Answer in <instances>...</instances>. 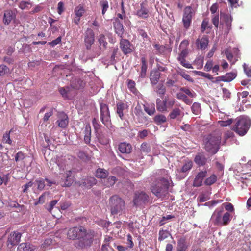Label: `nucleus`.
Returning <instances> with one entry per match:
<instances>
[{
    "mask_svg": "<svg viewBox=\"0 0 251 251\" xmlns=\"http://www.w3.org/2000/svg\"><path fill=\"white\" fill-rule=\"evenodd\" d=\"M96 236L97 234L94 230H87L83 226L70 228L67 233L68 238L72 240L75 238L80 239L75 244V246L78 249L90 247Z\"/></svg>",
    "mask_w": 251,
    "mask_h": 251,
    "instance_id": "f257e3e1",
    "label": "nucleus"
},
{
    "mask_svg": "<svg viewBox=\"0 0 251 251\" xmlns=\"http://www.w3.org/2000/svg\"><path fill=\"white\" fill-rule=\"evenodd\" d=\"M233 218L229 212H224L223 207L217 208L213 212L211 217V223L218 227L228 225Z\"/></svg>",
    "mask_w": 251,
    "mask_h": 251,
    "instance_id": "f03ea898",
    "label": "nucleus"
},
{
    "mask_svg": "<svg viewBox=\"0 0 251 251\" xmlns=\"http://www.w3.org/2000/svg\"><path fill=\"white\" fill-rule=\"evenodd\" d=\"M169 187L168 179L163 177L159 178L151 185V191L157 197L160 198L167 193Z\"/></svg>",
    "mask_w": 251,
    "mask_h": 251,
    "instance_id": "7ed1b4c3",
    "label": "nucleus"
},
{
    "mask_svg": "<svg viewBox=\"0 0 251 251\" xmlns=\"http://www.w3.org/2000/svg\"><path fill=\"white\" fill-rule=\"evenodd\" d=\"M176 100L171 95H167L161 99L157 98L156 100V108L158 111L166 112L168 109L172 108L176 103Z\"/></svg>",
    "mask_w": 251,
    "mask_h": 251,
    "instance_id": "20e7f679",
    "label": "nucleus"
},
{
    "mask_svg": "<svg viewBox=\"0 0 251 251\" xmlns=\"http://www.w3.org/2000/svg\"><path fill=\"white\" fill-rule=\"evenodd\" d=\"M220 136H215L212 134L208 135L204 141V149L208 152L214 154L217 152L221 143Z\"/></svg>",
    "mask_w": 251,
    "mask_h": 251,
    "instance_id": "39448f33",
    "label": "nucleus"
},
{
    "mask_svg": "<svg viewBox=\"0 0 251 251\" xmlns=\"http://www.w3.org/2000/svg\"><path fill=\"white\" fill-rule=\"evenodd\" d=\"M251 121L246 118L239 117L235 119L232 130L240 136L246 134L250 127Z\"/></svg>",
    "mask_w": 251,
    "mask_h": 251,
    "instance_id": "423d86ee",
    "label": "nucleus"
},
{
    "mask_svg": "<svg viewBox=\"0 0 251 251\" xmlns=\"http://www.w3.org/2000/svg\"><path fill=\"white\" fill-rule=\"evenodd\" d=\"M189 45V41L187 40H182L179 45V50L180 51L177 60L180 62V64L187 68H192L193 66L191 64L186 62L185 58L188 56L189 50L188 47Z\"/></svg>",
    "mask_w": 251,
    "mask_h": 251,
    "instance_id": "0eeeda50",
    "label": "nucleus"
},
{
    "mask_svg": "<svg viewBox=\"0 0 251 251\" xmlns=\"http://www.w3.org/2000/svg\"><path fill=\"white\" fill-rule=\"evenodd\" d=\"M109 205L112 214H117L121 213L125 209V201L117 195L111 197L109 200Z\"/></svg>",
    "mask_w": 251,
    "mask_h": 251,
    "instance_id": "6e6552de",
    "label": "nucleus"
},
{
    "mask_svg": "<svg viewBox=\"0 0 251 251\" xmlns=\"http://www.w3.org/2000/svg\"><path fill=\"white\" fill-rule=\"evenodd\" d=\"M100 121L107 128L112 127L110 112L108 106L106 104L100 103Z\"/></svg>",
    "mask_w": 251,
    "mask_h": 251,
    "instance_id": "1a4fd4ad",
    "label": "nucleus"
},
{
    "mask_svg": "<svg viewBox=\"0 0 251 251\" xmlns=\"http://www.w3.org/2000/svg\"><path fill=\"white\" fill-rule=\"evenodd\" d=\"M194 15V12L192 7L187 6L184 8L182 17V23L185 28L188 29L190 26Z\"/></svg>",
    "mask_w": 251,
    "mask_h": 251,
    "instance_id": "9d476101",
    "label": "nucleus"
},
{
    "mask_svg": "<svg viewBox=\"0 0 251 251\" xmlns=\"http://www.w3.org/2000/svg\"><path fill=\"white\" fill-rule=\"evenodd\" d=\"M224 52L227 60L231 62L232 65L238 61L240 57V52L238 48H234L231 50L226 49L224 50Z\"/></svg>",
    "mask_w": 251,
    "mask_h": 251,
    "instance_id": "9b49d317",
    "label": "nucleus"
},
{
    "mask_svg": "<svg viewBox=\"0 0 251 251\" xmlns=\"http://www.w3.org/2000/svg\"><path fill=\"white\" fill-rule=\"evenodd\" d=\"M149 197L144 192H136L135 193L133 202L135 206L141 205L149 201Z\"/></svg>",
    "mask_w": 251,
    "mask_h": 251,
    "instance_id": "f8f14e48",
    "label": "nucleus"
},
{
    "mask_svg": "<svg viewBox=\"0 0 251 251\" xmlns=\"http://www.w3.org/2000/svg\"><path fill=\"white\" fill-rule=\"evenodd\" d=\"M95 42V33L91 28H87L84 35V43L87 50H90Z\"/></svg>",
    "mask_w": 251,
    "mask_h": 251,
    "instance_id": "ddd939ff",
    "label": "nucleus"
},
{
    "mask_svg": "<svg viewBox=\"0 0 251 251\" xmlns=\"http://www.w3.org/2000/svg\"><path fill=\"white\" fill-rule=\"evenodd\" d=\"M120 48L124 55L130 54L132 52V44L130 41L126 39L121 38L120 41Z\"/></svg>",
    "mask_w": 251,
    "mask_h": 251,
    "instance_id": "4468645a",
    "label": "nucleus"
},
{
    "mask_svg": "<svg viewBox=\"0 0 251 251\" xmlns=\"http://www.w3.org/2000/svg\"><path fill=\"white\" fill-rule=\"evenodd\" d=\"M97 180L94 177H87L77 183L83 189H89L96 184Z\"/></svg>",
    "mask_w": 251,
    "mask_h": 251,
    "instance_id": "2eb2a0df",
    "label": "nucleus"
},
{
    "mask_svg": "<svg viewBox=\"0 0 251 251\" xmlns=\"http://www.w3.org/2000/svg\"><path fill=\"white\" fill-rule=\"evenodd\" d=\"M86 10L84 6L79 4L75 8L74 22L76 25H78L80 22L81 18L84 14Z\"/></svg>",
    "mask_w": 251,
    "mask_h": 251,
    "instance_id": "dca6fc26",
    "label": "nucleus"
},
{
    "mask_svg": "<svg viewBox=\"0 0 251 251\" xmlns=\"http://www.w3.org/2000/svg\"><path fill=\"white\" fill-rule=\"evenodd\" d=\"M58 119L56 121L59 127L62 128H65L67 126L69 120L66 114L64 112H61L58 113Z\"/></svg>",
    "mask_w": 251,
    "mask_h": 251,
    "instance_id": "f3484780",
    "label": "nucleus"
},
{
    "mask_svg": "<svg viewBox=\"0 0 251 251\" xmlns=\"http://www.w3.org/2000/svg\"><path fill=\"white\" fill-rule=\"evenodd\" d=\"M21 237V234L19 232H13L8 236L7 240V245L13 246L18 244Z\"/></svg>",
    "mask_w": 251,
    "mask_h": 251,
    "instance_id": "a211bd4d",
    "label": "nucleus"
},
{
    "mask_svg": "<svg viewBox=\"0 0 251 251\" xmlns=\"http://www.w3.org/2000/svg\"><path fill=\"white\" fill-rule=\"evenodd\" d=\"M208 43V38L206 35H203L201 38H198L196 41L197 48L202 50L207 48Z\"/></svg>",
    "mask_w": 251,
    "mask_h": 251,
    "instance_id": "6ab92c4d",
    "label": "nucleus"
},
{
    "mask_svg": "<svg viewBox=\"0 0 251 251\" xmlns=\"http://www.w3.org/2000/svg\"><path fill=\"white\" fill-rule=\"evenodd\" d=\"M113 26L115 33L121 38L123 37L124 29L123 24L120 22L118 18H116L113 22Z\"/></svg>",
    "mask_w": 251,
    "mask_h": 251,
    "instance_id": "aec40b11",
    "label": "nucleus"
},
{
    "mask_svg": "<svg viewBox=\"0 0 251 251\" xmlns=\"http://www.w3.org/2000/svg\"><path fill=\"white\" fill-rule=\"evenodd\" d=\"M116 107V113L122 120L124 117V111L125 110H128V106L126 103H124L123 101H121L117 103Z\"/></svg>",
    "mask_w": 251,
    "mask_h": 251,
    "instance_id": "412c9836",
    "label": "nucleus"
},
{
    "mask_svg": "<svg viewBox=\"0 0 251 251\" xmlns=\"http://www.w3.org/2000/svg\"><path fill=\"white\" fill-rule=\"evenodd\" d=\"M136 15L142 18H147L149 17V10L147 8L146 2H142L140 4V8L137 10Z\"/></svg>",
    "mask_w": 251,
    "mask_h": 251,
    "instance_id": "4be33fe9",
    "label": "nucleus"
},
{
    "mask_svg": "<svg viewBox=\"0 0 251 251\" xmlns=\"http://www.w3.org/2000/svg\"><path fill=\"white\" fill-rule=\"evenodd\" d=\"M161 76V73L157 70H153L151 71L150 79L152 85L157 84Z\"/></svg>",
    "mask_w": 251,
    "mask_h": 251,
    "instance_id": "5701e85b",
    "label": "nucleus"
},
{
    "mask_svg": "<svg viewBox=\"0 0 251 251\" xmlns=\"http://www.w3.org/2000/svg\"><path fill=\"white\" fill-rule=\"evenodd\" d=\"M194 161L198 166H203L205 165L207 159L201 153H198L195 157Z\"/></svg>",
    "mask_w": 251,
    "mask_h": 251,
    "instance_id": "b1692460",
    "label": "nucleus"
},
{
    "mask_svg": "<svg viewBox=\"0 0 251 251\" xmlns=\"http://www.w3.org/2000/svg\"><path fill=\"white\" fill-rule=\"evenodd\" d=\"M118 149L121 153H129L132 151V146L130 144L121 143L119 145Z\"/></svg>",
    "mask_w": 251,
    "mask_h": 251,
    "instance_id": "393cba45",
    "label": "nucleus"
},
{
    "mask_svg": "<svg viewBox=\"0 0 251 251\" xmlns=\"http://www.w3.org/2000/svg\"><path fill=\"white\" fill-rule=\"evenodd\" d=\"M84 140L86 144H90L91 143V128L90 124H87L84 130Z\"/></svg>",
    "mask_w": 251,
    "mask_h": 251,
    "instance_id": "a878e982",
    "label": "nucleus"
},
{
    "mask_svg": "<svg viewBox=\"0 0 251 251\" xmlns=\"http://www.w3.org/2000/svg\"><path fill=\"white\" fill-rule=\"evenodd\" d=\"M13 18V12L12 11L8 10L4 11L3 21L5 25H9Z\"/></svg>",
    "mask_w": 251,
    "mask_h": 251,
    "instance_id": "bb28decb",
    "label": "nucleus"
},
{
    "mask_svg": "<svg viewBox=\"0 0 251 251\" xmlns=\"http://www.w3.org/2000/svg\"><path fill=\"white\" fill-rule=\"evenodd\" d=\"M193 167V161L191 160L186 161L182 167L180 169H177V172L179 173H188Z\"/></svg>",
    "mask_w": 251,
    "mask_h": 251,
    "instance_id": "cd10ccee",
    "label": "nucleus"
},
{
    "mask_svg": "<svg viewBox=\"0 0 251 251\" xmlns=\"http://www.w3.org/2000/svg\"><path fill=\"white\" fill-rule=\"evenodd\" d=\"M99 43L100 44V50H106L108 43L106 41V38L103 34H100L98 38Z\"/></svg>",
    "mask_w": 251,
    "mask_h": 251,
    "instance_id": "c85d7f7f",
    "label": "nucleus"
},
{
    "mask_svg": "<svg viewBox=\"0 0 251 251\" xmlns=\"http://www.w3.org/2000/svg\"><path fill=\"white\" fill-rule=\"evenodd\" d=\"M147 59L146 57H141V71L140 73V76L141 78H145L147 75Z\"/></svg>",
    "mask_w": 251,
    "mask_h": 251,
    "instance_id": "c756f323",
    "label": "nucleus"
},
{
    "mask_svg": "<svg viewBox=\"0 0 251 251\" xmlns=\"http://www.w3.org/2000/svg\"><path fill=\"white\" fill-rule=\"evenodd\" d=\"M183 112L178 107L174 108L169 114V117L170 119H174L181 115Z\"/></svg>",
    "mask_w": 251,
    "mask_h": 251,
    "instance_id": "7c9ffc66",
    "label": "nucleus"
},
{
    "mask_svg": "<svg viewBox=\"0 0 251 251\" xmlns=\"http://www.w3.org/2000/svg\"><path fill=\"white\" fill-rule=\"evenodd\" d=\"M88 50L87 57L89 59H93L101 54V50L99 48L95 49L93 48L92 50L90 49Z\"/></svg>",
    "mask_w": 251,
    "mask_h": 251,
    "instance_id": "2f4dec72",
    "label": "nucleus"
},
{
    "mask_svg": "<svg viewBox=\"0 0 251 251\" xmlns=\"http://www.w3.org/2000/svg\"><path fill=\"white\" fill-rule=\"evenodd\" d=\"M153 122L157 125H161L167 122L166 117L163 114H158L153 118Z\"/></svg>",
    "mask_w": 251,
    "mask_h": 251,
    "instance_id": "473e14b6",
    "label": "nucleus"
},
{
    "mask_svg": "<svg viewBox=\"0 0 251 251\" xmlns=\"http://www.w3.org/2000/svg\"><path fill=\"white\" fill-rule=\"evenodd\" d=\"M108 172L103 168H98L96 171L95 176L99 178H105L108 176Z\"/></svg>",
    "mask_w": 251,
    "mask_h": 251,
    "instance_id": "72a5a7b5",
    "label": "nucleus"
},
{
    "mask_svg": "<svg viewBox=\"0 0 251 251\" xmlns=\"http://www.w3.org/2000/svg\"><path fill=\"white\" fill-rule=\"evenodd\" d=\"M237 76L235 73H227L225 75L221 76V79L223 82H230L234 79Z\"/></svg>",
    "mask_w": 251,
    "mask_h": 251,
    "instance_id": "f704fd0d",
    "label": "nucleus"
},
{
    "mask_svg": "<svg viewBox=\"0 0 251 251\" xmlns=\"http://www.w3.org/2000/svg\"><path fill=\"white\" fill-rule=\"evenodd\" d=\"M155 91L162 99L163 96H165L164 95L166 92V88L162 83H159L156 85Z\"/></svg>",
    "mask_w": 251,
    "mask_h": 251,
    "instance_id": "c9c22d12",
    "label": "nucleus"
},
{
    "mask_svg": "<svg viewBox=\"0 0 251 251\" xmlns=\"http://www.w3.org/2000/svg\"><path fill=\"white\" fill-rule=\"evenodd\" d=\"M97 138L99 143L103 145H106L109 143V139L107 138L106 136L102 133H97L96 134Z\"/></svg>",
    "mask_w": 251,
    "mask_h": 251,
    "instance_id": "e433bc0d",
    "label": "nucleus"
},
{
    "mask_svg": "<svg viewBox=\"0 0 251 251\" xmlns=\"http://www.w3.org/2000/svg\"><path fill=\"white\" fill-rule=\"evenodd\" d=\"M176 98L178 100H183L187 105L191 104L193 102L192 100L189 99L186 95L181 93H177Z\"/></svg>",
    "mask_w": 251,
    "mask_h": 251,
    "instance_id": "4c0bfd02",
    "label": "nucleus"
},
{
    "mask_svg": "<svg viewBox=\"0 0 251 251\" xmlns=\"http://www.w3.org/2000/svg\"><path fill=\"white\" fill-rule=\"evenodd\" d=\"M99 4L101 9V14L103 16L109 7L108 1L107 0H100Z\"/></svg>",
    "mask_w": 251,
    "mask_h": 251,
    "instance_id": "58836bf2",
    "label": "nucleus"
},
{
    "mask_svg": "<svg viewBox=\"0 0 251 251\" xmlns=\"http://www.w3.org/2000/svg\"><path fill=\"white\" fill-rule=\"evenodd\" d=\"M171 234L167 230L161 229L159 232L158 240L162 241L171 236Z\"/></svg>",
    "mask_w": 251,
    "mask_h": 251,
    "instance_id": "ea45409f",
    "label": "nucleus"
},
{
    "mask_svg": "<svg viewBox=\"0 0 251 251\" xmlns=\"http://www.w3.org/2000/svg\"><path fill=\"white\" fill-rule=\"evenodd\" d=\"M33 248L27 243H22L17 248V251H33Z\"/></svg>",
    "mask_w": 251,
    "mask_h": 251,
    "instance_id": "a19ab883",
    "label": "nucleus"
},
{
    "mask_svg": "<svg viewBox=\"0 0 251 251\" xmlns=\"http://www.w3.org/2000/svg\"><path fill=\"white\" fill-rule=\"evenodd\" d=\"M32 4L30 0H22L19 3V8H20L22 10L30 9V8L32 6Z\"/></svg>",
    "mask_w": 251,
    "mask_h": 251,
    "instance_id": "79ce46f5",
    "label": "nucleus"
},
{
    "mask_svg": "<svg viewBox=\"0 0 251 251\" xmlns=\"http://www.w3.org/2000/svg\"><path fill=\"white\" fill-rule=\"evenodd\" d=\"M71 173L72 172L70 171H67L65 173L66 179L64 184L62 185L63 186H70L73 182V179L71 176Z\"/></svg>",
    "mask_w": 251,
    "mask_h": 251,
    "instance_id": "37998d69",
    "label": "nucleus"
},
{
    "mask_svg": "<svg viewBox=\"0 0 251 251\" xmlns=\"http://www.w3.org/2000/svg\"><path fill=\"white\" fill-rule=\"evenodd\" d=\"M187 248L186 245V242L185 239H180L177 242V249L181 251H186Z\"/></svg>",
    "mask_w": 251,
    "mask_h": 251,
    "instance_id": "c03bdc74",
    "label": "nucleus"
},
{
    "mask_svg": "<svg viewBox=\"0 0 251 251\" xmlns=\"http://www.w3.org/2000/svg\"><path fill=\"white\" fill-rule=\"evenodd\" d=\"M127 87L132 93L137 94V90L136 88V83L132 79H127Z\"/></svg>",
    "mask_w": 251,
    "mask_h": 251,
    "instance_id": "a18cd8bd",
    "label": "nucleus"
},
{
    "mask_svg": "<svg viewBox=\"0 0 251 251\" xmlns=\"http://www.w3.org/2000/svg\"><path fill=\"white\" fill-rule=\"evenodd\" d=\"M116 181V177L110 176L104 180V184L106 187H110L113 185Z\"/></svg>",
    "mask_w": 251,
    "mask_h": 251,
    "instance_id": "49530a36",
    "label": "nucleus"
},
{
    "mask_svg": "<svg viewBox=\"0 0 251 251\" xmlns=\"http://www.w3.org/2000/svg\"><path fill=\"white\" fill-rule=\"evenodd\" d=\"M217 177L216 175L212 174L210 177L204 180V184L206 185H211L216 182Z\"/></svg>",
    "mask_w": 251,
    "mask_h": 251,
    "instance_id": "de8ad7c7",
    "label": "nucleus"
},
{
    "mask_svg": "<svg viewBox=\"0 0 251 251\" xmlns=\"http://www.w3.org/2000/svg\"><path fill=\"white\" fill-rule=\"evenodd\" d=\"M222 206L224 207L225 209L227 211L226 212H229L233 215V213L234 212V206L230 202H225L222 204Z\"/></svg>",
    "mask_w": 251,
    "mask_h": 251,
    "instance_id": "09e8293b",
    "label": "nucleus"
},
{
    "mask_svg": "<svg viewBox=\"0 0 251 251\" xmlns=\"http://www.w3.org/2000/svg\"><path fill=\"white\" fill-rule=\"evenodd\" d=\"M12 131V129L10 130L9 131L6 132L4 133L2 137V142L4 144H8L9 145H12V140L10 138V134Z\"/></svg>",
    "mask_w": 251,
    "mask_h": 251,
    "instance_id": "8fccbe9b",
    "label": "nucleus"
},
{
    "mask_svg": "<svg viewBox=\"0 0 251 251\" xmlns=\"http://www.w3.org/2000/svg\"><path fill=\"white\" fill-rule=\"evenodd\" d=\"M223 20L226 24L227 28H230L232 22V18L231 16L228 14H224L223 15Z\"/></svg>",
    "mask_w": 251,
    "mask_h": 251,
    "instance_id": "3c124183",
    "label": "nucleus"
},
{
    "mask_svg": "<svg viewBox=\"0 0 251 251\" xmlns=\"http://www.w3.org/2000/svg\"><path fill=\"white\" fill-rule=\"evenodd\" d=\"M92 126L95 130V133H98V130L100 129L101 126L98 119L96 118L93 119Z\"/></svg>",
    "mask_w": 251,
    "mask_h": 251,
    "instance_id": "603ef678",
    "label": "nucleus"
},
{
    "mask_svg": "<svg viewBox=\"0 0 251 251\" xmlns=\"http://www.w3.org/2000/svg\"><path fill=\"white\" fill-rule=\"evenodd\" d=\"M192 113L195 114H198L201 111V105L198 103H194L191 107Z\"/></svg>",
    "mask_w": 251,
    "mask_h": 251,
    "instance_id": "864d4df0",
    "label": "nucleus"
},
{
    "mask_svg": "<svg viewBox=\"0 0 251 251\" xmlns=\"http://www.w3.org/2000/svg\"><path fill=\"white\" fill-rule=\"evenodd\" d=\"M134 113L136 116L139 118H142L144 116V113L142 110V107L140 105L136 106L134 110Z\"/></svg>",
    "mask_w": 251,
    "mask_h": 251,
    "instance_id": "5fc2aeb1",
    "label": "nucleus"
},
{
    "mask_svg": "<svg viewBox=\"0 0 251 251\" xmlns=\"http://www.w3.org/2000/svg\"><path fill=\"white\" fill-rule=\"evenodd\" d=\"M112 240L113 238L111 237V236H106L104 240V244H102L101 246L102 248H105L106 250L108 251V247L110 246V243Z\"/></svg>",
    "mask_w": 251,
    "mask_h": 251,
    "instance_id": "6e6d98bb",
    "label": "nucleus"
},
{
    "mask_svg": "<svg viewBox=\"0 0 251 251\" xmlns=\"http://www.w3.org/2000/svg\"><path fill=\"white\" fill-rule=\"evenodd\" d=\"M144 110L150 116L153 115L155 112V109L154 106L144 105Z\"/></svg>",
    "mask_w": 251,
    "mask_h": 251,
    "instance_id": "4d7b16f0",
    "label": "nucleus"
},
{
    "mask_svg": "<svg viewBox=\"0 0 251 251\" xmlns=\"http://www.w3.org/2000/svg\"><path fill=\"white\" fill-rule=\"evenodd\" d=\"M141 151L145 153H148L151 151L150 145L147 143H143L141 146Z\"/></svg>",
    "mask_w": 251,
    "mask_h": 251,
    "instance_id": "13d9d810",
    "label": "nucleus"
},
{
    "mask_svg": "<svg viewBox=\"0 0 251 251\" xmlns=\"http://www.w3.org/2000/svg\"><path fill=\"white\" fill-rule=\"evenodd\" d=\"M9 72V69L4 65H0V76H3Z\"/></svg>",
    "mask_w": 251,
    "mask_h": 251,
    "instance_id": "bf43d9fd",
    "label": "nucleus"
},
{
    "mask_svg": "<svg viewBox=\"0 0 251 251\" xmlns=\"http://www.w3.org/2000/svg\"><path fill=\"white\" fill-rule=\"evenodd\" d=\"M180 90L182 91L183 93H185L186 95H187L191 97H194L196 96V94L194 91H191L190 89L187 87L181 88Z\"/></svg>",
    "mask_w": 251,
    "mask_h": 251,
    "instance_id": "052dcab7",
    "label": "nucleus"
},
{
    "mask_svg": "<svg viewBox=\"0 0 251 251\" xmlns=\"http://www.w3.org/2000/svg\"><path fill=\"white\" fill-rule=\"evenodd\" d=\"M119 49L117 48H114L113 50L112 53L110 57V61H111V64H114L116 61V56L118 52Z\"/></svg>",
    "mask_w": 251,
    "mask_h": 251,
    "instance_id": "680f3d73",
    "label": "nucleus"
},
{
    "mask_svg": "<svg viewBox=\"0 0 251 251\" xmlns=\"http://www.w3.org/2000/svg\"><path fill=\"white\" fill-rule=\"evenodd\" d=\"M38 185V189L42 190L45 188V180L43 178H39L35 180Z\"/></svg>",
    "mask_w": 251,
    "mask_h": 251,
    "instance_id": "e2e57ef3",
    "label": "nucleus"
},
{
    "mask_svg": "<svg viewBox=\"0 0 251 251\" xmlns=\"http://www.w3.org/2000/svg\"><path fill=\"white\" fill-rule=\"evenodd\" d=\"M127 247L132 248L134 247V245L132 240V237L131 234H128L127 235V241L126 242Z\"/></svg>",
    "mask_w": 251,
    "mask_h": 251,
    "instance_id": "0e129e2a",
    "label": "nucleus"
},
{
    "mask_svg": "<svg viewBox=\"0 0 251 251\" xmlns=\"http://www.w3.org/2000/svg\"><path fill=\"white\" fill-rule=\"evenodd\" d=\"M196 73L199 76L204 77L209 79H212L213 78L212 75L208 73H206L201 71H197Z\"/></svg>",
    "mask_w": 251,
    "mask_h": 251,
    "instance_id": "69168bd1",
    "label": "nucleus"
},
{
    "mask_svg": "<svg viewBox=\"0 0 251 251\" xmlns=\"http://www.w3.org/2000/svg\"><path fill=\"white\" fill-rule=\"evenodd\" d=\"M232 123V120L231 119H229L227 121H218V124L222 127H226L228 125H230Z\"/></svg>",
    "mask_w": 251,
    "mask_h": 251,
    "instance_id": "338daca9",
    "label": "nucleus"
},
{
    "mask_svg": "<svg viewBox=\"0 0 251 251\" xmlns=\"http://www.w3.org/2000/svg\"><path fill=\"white\" fill-rule=\"evenodd\" d=\"M194 186L196 187H199L201 186L202 185V180L201 178H199L198 177V176H196L195 178L194 181H193V184Z\"/></svg>",
    "mask_w": 251,
    "mask_h": 251,
    "instance_id": "774afa93",
    "label": "nucleus"
}]
</instances>
